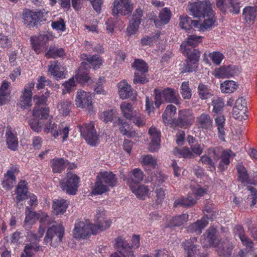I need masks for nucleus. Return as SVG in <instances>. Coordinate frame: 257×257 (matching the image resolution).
<instances>
[{"label": "nucleus", "instance_id": "obj_1", "mask_svg": "<svg viewBox=\"0 0 257 257\" xmlns=\"http://www.w3.org/2000/svg\"><path fill=\"white\" fill-rule=\"evenodd\" d=\"M117 179L115 174L111 172L104 171L99 173L92 190L94 195H101L109 190V187L116 185Z\"/></svg>", "mask_w": 257, "mask_h": 257}, {"label": "nucleus", "instance_id": "obj_2", "mask_svg": "<svg viewBox=\"0 0 257 257\" xmlns=\"http://www.w3.org/2000/svg\"><path fill=\"white\" fill-rule=\"evenodd\" d=\"M44 232L45 229L41 226L39 227L37 234L32 231L28 232L27 239L30 243L26 244L21 257H32L35 252L39 250L40 246L38 242L42 237Z\"/></svg>", "mask_w": 257, "mask_h": 257}, {"label": "nucleus", "instance_id": "obj_3", "mask_svg": "<svg viewBox=\"0 0 257 257\" xmlns=\"http://www.w3.org/2000/svg\"><path fill=\"white\" fill-rule=\"evenodd\" d=\"M155 104L159 107L164 102L174 103L178 102L177 93L175 90L171 88H166L164 89L154 90Z\"/></svg>", "mask_w": 257, "mask_h": 257}, {"label": "nucleus", "instance_id": "obj_4", "mask_svg": "<svg viewBox=\"0 0 257 257\" xmlns=\"http://www.w3.org/2000/svg\"><path fill=\"white\" fill-rule=\"evenodd\" d=\"M64 233L63 227L61 225H53L49 227L44 238V243L56 247L62 241Z\"/></svg>", "mask_w": 257, "mask_h": 257}, {"label": "nucleus", "instance_id": "obj_5", "mask_svg": "<svg viewBox=\"0 0 257 257\" xmlns=\"http://www.w3.org/2000/svg\"><path fill=\"white\" fill-rule=\"evenodd\" d=\"M211 5L206 1H197L190 3L187 6V11L190 15L195 18H205L206 14L210 13Z\"/></svg>", "mask_w": 257, "mask_h": 257}, {"label": "nucleus", "instance_id": "obj_6", "mask_svg": "<svg viewBox=\"0 0 257 257\" xmlns=\"http://www.w3.org/2000/svg\"><path fill=\"white\" fill-rule=\"evenodd\" d=\"M79 182V177L75 174L68 173L66 177L60 181V186L67 194L75 195L78 190Z\"/></svg>", "mask_w": 257, "mask_h": 257}, {"label": "nucleus", "instance_id": "obj_7", "mask_svg": "<svg viewBox=\"0 0 257 257\" xmlns=\"http://www.w3.org/2000/svg\"><path fill=\"white\" fill-rule=\"evenodd\" d=\"M22 19L24 24L29 27L37 26L41 22L46 21L43 12H33L28 9L23 11Z\"/></svg>", "mask_w": 257, "mask_h": 257}, {"label": "nucleus", "instance_id": "obj_8", "mask_svg": "<svg viewBox=\"0 0 257 257\" xmlns=\"http://www.w3.org/2000/svg\"><path fill=\"white\" fill-rule=\"evenodd\" d=\"M132 67L136 70L134 74V83L144 84L148 82L145 73L148 72V67L147 63L142 60L136 59L132 64Z\"/></svg>", "mask_w": 257, "mask_h": 257}, {"label": "nucleus", "instance_id": "obj_9", "mask_svg": "<svg viewBox=\"0 0 257 257\" xmlns=\"http://www.w3.org/2000/svg\"><path fill=\"white\" fill-rule=\"evenodd\" d=\"M81 134L88 144L95 146L98 143V135L93 122L84 124L80 127Z\"/></svg>", "mask_w": 257, "mask_h": 257}, {"label": "nucleus", "instance_id": "obj_10", "mask_svg": "<svg viewBox=\"0 0 257 257\" xmlns=\"http://www.w3.org/2000/svg\"><path fill=\"white\" fill-rule=\"evenodd\" d=\"M95 224H93L94 228H91L92 234H96L98 231H103L110 226L111 221L105 219V214L104 211L97 210L94 217Z\"/></svg>", "mask_w": 257, "mask_h": 257}, {"label": "nucleus", "instance_id": "obj_11", "mask_svg": "<svg viewBox=\"0 0 257 257\" xmlns=\"http://www.w3.org/2000/svg\"><path fill=\"white\" fill-rule=\"evenodd\" d=\"M133 11V5L131 0H114L112 14L113 15L120 14L122 16L128 15Z\"/></svg>", "mask_w": 257, "mask_h": 257}, {"label": "nucleus", "instance_id": "obj_12", "mask_svg": "<svg viewBox=\"0 0 257 257\" xmlns=\"http://www.w3.org/2000/svg\"><path fill=\"white\" fill-rule=\"evenodd\" d=\"M143 10L141 9H137L135 11L126 29L127 35L131 36L138 32L143 15Z\"/></svg>", "mask_w": 257, "mask_h": 257}, {"label": "nucleus", "instance_id": "obj_13", "mask_svg": "<svg viewBox=\"0 0 257 257\" xmlns=\"http://www.w3.org/2000/svg\"><path fill=\"white\" fill-rule=\"evenodd\" d=\"M75 101L78 107L89 109L92 107V96L89 92L78 90L76 94Z\"/></svg>", "mask_w": 257, "mask_h": 257}, {"label": "nucleus", "instance_id": "obj_14", "mask_svg": "<svg viewBox=\"0 0 257 257\" xmlns=\"http://www.w3.org/2000/svg\"><path fill=\"white\" fill-rule=\"evenodd\" d=\"M247 111L246 103L243 97L238 98L232 110L233 117L239 120H245L247 117L245 114Z\"/></svg>", "mask_w": 257, "mask_h": 257}, {"label": "nucleus", "instance_id": "obj_15", "mask_svg": "<svg viewBox=\"0 0 257 257\" xmlns=\"http://www.w3.org/2000/svg\"><path fill=\"white\" fill-rule=\"evenodd\" d=\"M91 228H94L92 224L79 222L75 223L73 234L76 238H84L91 233Z\"/></svg>", "mask_w": 257, "mask_h": 257}, {"label": "nucleus", "instance_id": "obj_16", "mask_svg": "<svg viewBox=\"0 0 257 257\" xmlns=\"http://www.w3.org/2000/svg\"><path fill=\"white\" fill-rule=\"evenodd\" d=\"M215 247L218 255L221 257H230L234 248L232 242L227 238L221 239Z\"/></svg>", "mask_w": 257, "mask_h": 257}, {"label": "nucleus", "instance_id": "obj_17", "mask_svg": "<svg viewBox=\"0 0 257 257\" xmlns=\"http://www.w3.org/2000/svg\"><path fill=\"white\" fill-rule=\"evenodd\" d=\"M178 115L176 123L181 127L187 128L191 125L194 121L193 113L189 110H180Z\"/></svg>", "mask_w": 257, "mask_h": 257}, {"label": "nucleus", "instance_id": "obj_18", "mask_svg": "<svg viewBox=\"0 0 257 257\" xmlns=\"http://www.w3.org/2000/svg\"><path fill=\"white\" fill-rule=\"evenodd\" d=\"M34 82H31L25 85L23 95L21 97L19 102V104L22 107L27 108L32 105V90L34 88Z\"/></svg>", "mask_w": 257, "mask_h": 257}, {"label": "nucleus", "instance_id": "obj_19", "mask_svg": "<svg viewBox=\"0 0 257 257\" xmlns=\"http://www.w3.org/2000/svg\"><path fill=\"white\" fill-rule=\"evenodd\" d=\"M48 73L57 80L65 78V69L57 61H52L50 62Z\"/></svg>", "mask_w": 257, "mask_h": 257}, {"label": "nucleus", "instance_id": "obj_20", "mask_svg": "<svg viewBox=\"0 0 257 257\" xmlns=\"http://www.w3.org/2000/svg\"><path fill=\"white\" fill-rule=\"evenodd\" d=\"M18 172V168L16 166H13L7 171L2 182L4 188L10 190L13 187L16 182L15 174Z\"/></svg>", "mask_w": 257, "mask_h": 257}, {"label": "nucleus", "instance_id": "obj_21", "mask_svg": "<svg viewBox=\"0 0 257 257\" xmlns=\"http://www.w3.org/2000/svg\"><path fill=\"white\" fill-rule=\"evenodd\" d=\"M149 134L151 140L150 143L149 150L152 152H155L159 148L161 132L156 127L152 126L149 130Z\"/></svg>", "mask_w": 257, "mask_h": 257}, {"label": "nucleus", "instance_id": "obj_22", "mask_svg": "<svg viewBox=\"0 0 257 257\" xmlns=\"http://www.w3.org/2000/svg\"><path fill=\"white\" fill-rule=\"evenodd\" d=\"M197 240L196 237H191L182 243V246L185 250L186 257H195L198 250V245L195 244Z\"/></svg>", "mask_w": 257, "mask_h": 257}, {"label": "nucleus", "instance_id": "obj_23", "mask_svg": "<svg viewBox=\"0 0 257 257\" xmlns=\"http://www.w3.org/2000/svg\"><path fill=\"white\" fill-rule=\"evenodd\" d=\"M196 125L200 129L210 130L213 125L212 118L209 114L203 113L196 117Z\"/></svg>", "mask_w": 257, "mask_h": 257}, {"label": "nucleus", "instance_id": "obj_24", "mask_svg": "<svg viewBox=\"0 0 257 257\" xmlns=\"http://www.w3.org/2000/svg\"><path fill=\"white\" fill-rule=\"evenodd\" d=\"M216 230L214 227L209 228L201 237V242L204 247L212 246L216 239Z\"/></svg>", "mask_w": 257, "mask_h": 257}, {"label": "nucleus", "instance_id": "obj_25", "mask_svg": "<svg viewBox=\"0 0 257 257\" xmlns=\"http://www.w3.org/2000/svg\"><path fill=\"white\" fill-rule=\"evenodd\" d=\"M30 40L34 50L37 54H39L44 49L45 43L48 41V36L46 35L35 36L32 37Z\"/></svg>", "mask_w": 257, "mask_h": 257}, {"label": "nucleus", "instance_id": "obj_26", "mask_svg": "<svg viewBox=\"0 0 257 257\" xmlns=\"http://www.w3.org/2000/svg\"><path fill=\"white\" fill-rule=\"evenodd\" d=\"M234 234L240 240L242 244L249 248H252L253 243L252 240L245 234L242 226L236 225L233 229Z\"/></svg>", "mask_w": 257, "mask_h": 257}, {"label": "nucleus", "instance_id": "obj_27", "mask_svg": "<svg viewBox=\"0 0 257 257\" xmlns=\"http://www.w3.org/2000/svg\"><path fill=\"white\" fill-rule=\"evenodd\" d=\"M132 181H129L130 188L132 192L136 196L140 199H145L149 196V189L147 186L145 185H139L138 184L133 185Z\"/></svg>", "mask_w": 257, "mask_h": 257}, {"label": "nucleus", "instance_id": "obj_28", "mask_svg": "<svg viewBox=\"0 0 257 257\" xmlns=\"http://www.w3.org/2000/svg\"><path fill=\"white\" fill-rule=\"evenodd\" d=\"M237 71L234 67L222 66L215 70L214 75L219 78H229L235 75Z\"/></svg>", "mask_w": 257, "mask_h": 257}, {"label": "nucleus", "instance_id": "obj_29", "mask_svg": "<svg viewBox=\"0 0 257 257\" xmlns=\"http://www.w3.org/2000/svg\"><path fill=\"white\" fill-rule=\"evenodd\" d=\"M208 222L205 217L197 220L195 222L188 226L187 230L191 233L200 234L202 230L207 226Z\"/></svg>", "mask_w": 257, "mask_h": 257}, {"label": "nucleus", "instance_id": "obj_30", "mask_svg": "<svg viewBox=\"0 0 257 257\" xmlns=\"http://www.w3.org/2000/svg\"><path fill=\"white\" fill-rule=\"evenodd\" d=\"M256 16L257 7L248 6L243 9L242 17L246 23L248 24L253 23Z\"/></svg>", "mask_w": 257, "mask_h": 257}, {"label": "nucleus", "instance_id": "obj_31", "mask_svg": "<svg viewBox=\"0 0 257 257\" xmlns=\"http://www.w3.org/2000/svg\"><path fill=\"white\" fill-rule=\"evenodd\" d=\"M118 93L122 99H127L133 95L131 86L125 80H122L118 84Z\"/></svg>", "mask_w": 257, "mask_h": 257}, {"label": "nucleus", "instance_id": "obj_32", "mask_svg": "<svg viewBox=\"0 0 257 257\" xmlns=\"http://www.w3.org/2000/svg\"><path fill=\"white\" fill-rule=\"evenodd\" d=\"M144 176L143 172L140 169L135 168L128 174L126 181L127 184L130 186V181H132L133 185L138 184L143 180Z\"/></svg>", "mask_w": 257, "mask_h": 257}, {"label": "nucleus", "instance_id": "obj_33", "mask_svg": "<svg viewBox=\"0 0 257 257\" xmlns=\"http://www.w3.org/2000/svg\"><path fill=\"white\" fill-rule=\"evenodd\" d=\"M28 193L27 183L25 181H21L16 189L17 201L19 202L27 199Z\"/></svg>", "mask_w": 257, "mask_h": 257}, {"label": "nucleus", "instance_id": "obj_34", "mask_svg": "<svg viewBox=\"0 0 257 257\" xmlns=\"http://www.w3.org/2000/svg\"><path fill=\"white\" fill-rule=\"evenodd\" d=\"M6 136L8 148L12 150L15 151L18 146V139L17 135L12 132L10 127H7Z\"/></svg>", "mask_w": 257, "mask_h": 257}, {"label": "nucleus", "instance_id": "obj_35", "mask_svg": "<svg viewBox=\"0 0 257 257\" xmlns=\"http://www.w3.org/2000/svg\"><path fill=\"white\" fill-rule=\"evenodd\" d=\"M176 107L172 104H169L162 114L163 121L165 124H171L173 122V116L176 112Z\"/></svg>", "mask_w": 257, "mask_h": 257}, {"label": "nucleus", "instance_id": "obj_36", "mask_svg": "<svg viewBox=\"0 0 257 257\" xmlns=\"http://www.w3.org/2000/svg\"><path fill=\"white\" fill-rule=\"evenodd\" d=\"M199 22L197 20H192L187 16L182 15L180 17L179 25L183 29L188 30L192 29V25L195 28H199Z\"/></svg>", "mask_w": 257, "mask_h": 257}, {"label": "nucleus", "instance_id": "obj_37", "mask_svg": "<svg viewBox=\"0 0 257 257\" xmlns=\"http://www.w3.org/2000/svg\"><path fill=\"white\" fill-rule=\"evenodd\" d=\"M171 16V13L167 8H163L160 12L159 19L154 21L156 26L159 27L169 23Z\"/></svg>", "mask_w": 257, "mask_h": 257}, {"label": "nucleus", "instance_id": "obj_38", "mask_svg": "<svg viewBox=\"0 0 257 257\" xmlns=\"http://www.w3.org/2000/svg\"><path fill=\"white\" fill-rule=\"evenodd\" d=\"M68 165V161L63 158H54L51 161V166L54 173H61Z\"/></svg>", "mask_w": 257, "mask_h": 257}, {"label": "nucleus", "instance_id": "obj_39", "mask_svg": "<svg viewBox=\"0 0 257 257\" xmlns=\"http://www.w3.org/2000/svg\"><path fill=\"white\" fill-rule=\"evenodd\" d=\"M202 37L200 36H197L196 35H189L186 38L185 42L181 45V49L184 51L190 49L189 47L194 48L201 42Z\"/></svg>", "mask_w": 257, "mask_h": 257}, {"label": "nucleus", "instance_id": "obj_40", "mask_svg": "<svg viewBox=\"0 0 257 257\" xmlns=\"http://www.w3.org/2000/svg\"><path fill=\"white\" fill-rule=\"evenodd\" d=\"M235 154L230 150H224L221 155V161L219 167L221 170H224L230 163V159L235 157Z\"/></svg>", "mask_w": 257, "mask_h": 257}, {"label": "nucleus", "instance_id": "obj_41", "mask_svg": "<svg viewBox=\"0 0 257 257\" xmlns=\"http://www.w3.org/2000/svg\"><path fill=\"white\" fill-rule=\"evenodd\" d=\"M68 203L64 199H58L53 201L52 207L54 213L56 215L62 214L68 207Z\"/></svg>", "mask_w": 257, "mask_h": 257}, {"label": "nucleus", "instance_id": "obj_42", "mask_svg": "<svg viewBox=\"0 0 257 257\" xmlns=\"http://www.w3.org/2000/svg\"><path fill=\"white\" fill-rule=\"evenodd\" d=\"M215 123L217 127L219 137L222 140H224L225 135V118L224 115L219 113L217 114L215 116Z\"/></svg>", "mask_w": 257, "mask_h": 257}, {"label": "nucleus", "instance_id": "obj_43", "mask_svg": "<svg viewBox=\"0 0 257 257\" xmlns=\"http://www.w3.org/2000/svg\"><path fill=\"white\" fill-rule=\"evenodd\" d=\"M120 107L123 116L127 119H132L138 112L136 110H134L132 105L130 103L123 102L120 104Z\"/></svg>", "mask_w": 257, "mask_h": 257}, {"label": "nucleus", "instance_id": "obj_44", "mask_svg": "<svg viewBox=\"0 0 257 257\" xmlns=\"http://www.w3.org/2000/svg\"><path fill=\"white\" fill-rule=\"evenodd\" d=\"M215 19L212 10L210 13L206 14L204 21L202 23H199V28L201 30L205 31L211 28L214 24Z\"/></svg>", "mask_w": 257, "mask_h": 257}, {"label": "nucleus", "instance_id": "obj_45", "mask_svg": "<svg viewBox=\"0 0 257 257\" xmlns=\"http://www.w3.org/2000/svg\"><path fill=\"white\" fill-rule=\"evenodd\" d=\"M37 213L30 210L29 207H26V218L24 225L26 229H29L32 224H34L37 219Z\"/></svg>", "mask_w": 257, "mask_h": 257}, {"label": "nucleus", "instance_id": "obj_46", "mask_svg": "<svg viewBox=\"0 0 257 257\" xmlns=\"http://www.w3.org/2000/svg\"><path fill=\"white\" fill-rule=\"evenodd\" d=\"M49 111L48 108L46 106L41 107L35 106L33 110V116L35 119L42 121L47 118Z\"/></svg>", "mask_w": 257, "mask_h": 257}, {"label": "nucleus", "instance_id": "obj_47", "mask_svg": "<svg viewBox=\"0 0 257 257\" xmlns=\"http://www.w3.org/2000/svg\"><path fill=\"white\" fill-rule=\"evenodd\" d=\"M237 84L232 80H226L220 84V89L224 93H230L234 92L238 88Z\"/></svg>", "mask_w": 257, "mask_h": 257}, {"label": "nucleus", "instance_id": "obj_48", "mask_svg": "<svg viewBox=\"0 0 257 257\" xmlns=\"http://www.w3.org/2000/svg\"><path fill=\"white\" fill-rule=\"evenodd\" d=\"M82 57L91 64L94 69L99 68L103 63L102 59L97 55L88 57L86 55L83 54Z\"/></svg>", "mask_w": 257, "mask_h": 257}, {"label": "nucleus", "instance_id": "obj_49", "mask_svg": "<svg viewBox=\"0 0 257 257\" xmlns=\"http://www.w3.org/2000/svg\"><path fill=\"white\" fill-rule=\"evenodd\" d=\"M197 199V198L194 199L190 196H188L186 198H182L176 200L174 202V206L175 207H189L195 204Z\"/></svg>", "mask_w": 257, "mask_h": 257}, {"label": "nucleus", "instance_id": "obj_50", "mask_svg": "<svg viewBox=\"0 0 257 257\" xmlns=\"http://www.w3.org/2000/svg\"><path fill=\"white\" fill-rule=\"evenodd\" d=\"M65 54L64 50L62 48L51 46L46 53L45 56L48 58H56L57 57H62Z\"/></svg>", "mask_w": 257, "mask_h": 257}, {"label": "nucleus", "instance_id": "obj_51", "mask_svg": "<svg viewBox=\"0 0 257 257\" xmlns=\"http://www.w3.org/2000/svg\"><path fill=\"white\" fill-rule=\"evenodd\" d=\"M182 51L183 53L186 54L189 61L193 64H195L199 60L200 54L198 50L189 49H187V50L184 51V49H183Z\"/></svg>", "mask_w": 257, "mask_h": 257}, {"label": "nucleus", "instance_id": "obj_52", "mask_svg": "<svg viewBox=\"0 0 257 257\" xmlns=\"http://www.w3.org/2000/svg\"><path fill=\"white\" fill-rule=\"evenodd\" d=\"M236 169L238 173V179L242 183L249 182L248 174L247 173L246 169L242 163L238 164L236 166Z\"/></svg>", "mask_w": 257, "mask_h": 257}, {"label": "nucleus", "instance_id": "obj_53", "mask_svg": "<svg viewBox=\"0 0 257 257\" xmlns=\"http://www.w3.org/2000/svg\"><path fill=\"white\" fill-rule=\"evenodd\" d=\"M71 103L68 100H61L58 104L57 108L63 115H67L71 109Z\"/></svg>", "mask_w": 257, "mask_h": 257}, {"label": "nucleus", "instance_id": "obj_54", "mask_svg": "<svg viewBox=\"0 0 257 257\" xmlns=\"http://www.w3.org/2000/svg\"><path fill=\"white\" fill-rule=\"evenodd\" d=\"M69 128L67 126H64L61 124V126H59L57 130H55L53 133V137L56 138L59 136H61L62 138L63 142L66 141L68 138L69 134Z\"/></svg>", "mask_w": 257, "mask_h": 257}, {"label": "nucleus", "instance_id": "obj_55", "mask_svg": "<svg viewBox=\"0 0 257 257\" xmlns=\"http://www.w3.org/2000/svg\"><path fill=\"white\" fill-rule=\"evenodd\" d=\"M140 162L143 165L155 168L157 165L156 159L151 155L141 156Z\"/></svg>", "mask_w": 257, "mask_h": 257}, {"label": "nucleus", "instance_id": "obj_56", "mask_svg": "<svg viewBox=\"0 0 257 257\" xmlns=\"http://www.w3.org/2000/svg\"><path fill=\"white\" fill-rule=\"evenodd\" d=\"M116 246L119 251L122 252V251L126 252L129 250H131L132 247L129 245L128 242L121 237H118L116 239Z\"/></svg>", "mask_w": 257, "mask_h": 257}, {"label": "nucleus", "instance_id": "obj_57", "mask_svg": "<svg viewBox=\"0 0 257 257\" xmlns=\"http://www.w3.org/2000/svg\"><path fill=\"white\" fill-rule=\"evenodd\" d=\"M180 93L185 99H189L191 97L192 91L189 87V82H182L180 86Z\"/></svg>", "mask_w": 257, "mask_h": 257}, {"label": "nucleus", "instance_id": "obj_58", "mask_svg": "<svg viewBox=\"0 0 257 257\" xmlns=\"http://www.w3.org/2000/svg\"><path fill=\"white\" fill-rule=\"evenodd\" d=\"M168 178V176L162 172L157 171L152 177V181L158 186L162 185Z\"/></svg>", "mask_w": 257, "mask_h": 257}, {"label": "nucleus", "instance_id": "obj_59", "mask_svg": "<svg viewBox=\"0 0 257 257\" xmlns=\"http://www.w3.org/2000/svg\"><path fill=\"white\" fill-rule=\"evenodd\" d=\"M62 86L63 87L62 93L63 94H65L75 89L76 86V82L75 81L74 78L72 77L63 83Z\"/></svg>", "mask_w": 257, "mask_h": 257}, {"label": "nucleus", "instance_id": "obj_60", "mask_svg": "<svg viewBox=\"0 0 257 257\" xmlns=\"http://www.w3.org/2000/svg\"><path fill=\"white\" fill-rule=\"evenodd\" d=\"M188 220V215L183 214L173 217L171 223L172 226H179Z\"/></svg>", "mask_w": 257, "mask_h": 257}, {"label": "nucleus", "instance_id": "obj_61", "mask_svg": "<svg viewBox=\"0 0 257 257\" xmlns=\"http://www.w3.org/2000/svg\"><path fill=\"white\" fill-rule=\"evenodd\" d=\"M116 115V111L111 109L108 111H103L100 115V119L104 122L107 123L111 122Z\"/></svg>", "mask_w": 257, "mask_h": 257}, {"label": "nucleus", "instance_id": "obj_62", "mask_svg": "<svg viewBox=\"0 0 257 257\" xmlns=\"http://www.w3.org/2000/svg\"><path fill=\"white\" fill-rule=\"evenodd\" d=\"M198 93L201 98L202 99H208L211 96L210 93L207 86L202 83H200L198 87Z\"/></svg>", "mask_w": 257, "mask_h": 257}, {"label": "nucleus", "instance_id": "obj_63", "mask_svg": "<svg viewBox=\"0 0 257 257\" xmlns=\"http://www.w3.org/2000/svg\"><path fill=\"white\" fill-rule=\"evenodd\" d=\"M212 103L213 106V110L215 113H218L220 111L224 106L223 99L220 97L214 98L212 101Z\"/></svg>", "mask_w": 257, "mask_h": 257}, {"label": "nucleus", "instance_id": "obj_64", "mask_svg": "<svg viewBox=\"0 0 257 257\" xmlns=\"http://www.w3.org/2000/svg\"><path fill=\"white\" fill-rule=\"evenodd\" d=\"M175 154H178L180 157L183 158H192L194 157L192 152L187 147H184L181 149H176Z\"/></svg>", "mask_w": 257, "mask_h": 257}]
</instances>
